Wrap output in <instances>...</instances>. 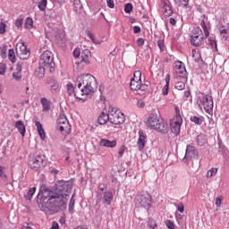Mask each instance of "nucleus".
<instances>
[{"mask_svg":"<svg viewBox=\"0 0 229 229\" xmlns=\"http://www.w3.org/2000/svg\"><path fill=\"white\" fill-rule=\"evenodd\" d=\"M72 190V184L70 182L59 181L55 184V191H45L43 193V201H46L47 208H62L69 199V195Z\"/></svg>","mask_w":229,"mask_h":229,"instance_id":"f257e3e1","label":"nucleus"},{"mask_svg":"<svg viewBox=\"0 0 229 229\" xmlns=\"http://www.w3.org/2000/svg\"><path fill=\"white\" fill-rule=\"evenodd\" d=\"M75 87H78L76 88L75 98L77 99H85L83 96L94 94V91L98 89V81L94 75L86 73L77 77Z\"/></svg>","mask_w":229,"mask_h":229,"instance_id":"f03ea898","label":"nucleus"},{"mask_svg":"<svg viewBox=\"0 0 229 229\" xmlns=\"http://www.w3.org/2000/svg\"><path fill=\"white\" fill-rule=\"evenodd\" d=\"M146 124L148 128L156 130V131H159L160 133H167V130H169L167 123H165V121L157 114H151L148 116Z\"/></svg>","mask_w":229,"mask_h":229,"instance_id":"7ed1b4c3","label":"nucleus"},{"mask_svg":"<svg viewBox=\"0 0 229 229\" xmlns=\"http://www.w3.org/2000/svg\"><path fill=\"white\" fill-rule=\"evenodd\" d=\"M39 65L47 69L49 72H55V57L51 51H45L40 55Z\"/></svg>","mask_w":229,"mask_h":229,"instance_id":"20e7f679","label":"nucleus"},{"mask_svg":"<svg viewBox=\"0 0 229 229\" xmlns=\"http://www.w3.org/2000/svg\"><path fill=\"white\" fill-rule=\"evenodd\" d=\"M198 105L200 110H204L206 114H212V110H214V99L210 95L202 94L199 97Z\"/></svg>","mask_w":229,"mask_h":229,"instance_id":"39448f33","label":"nucleus"},{"mask_svg":"<svg viewBox=\"0 0 229 229\" xmlns=\"http://www.w3.org/2000/svg\"><path fill=\"white\" fill-rule=\"evenodd\" d=\"M124 121H126V116L121 110L115 107L109 108V123L111 124L120 126V124H124Z\"/></svg>","mask_w":229,"mask_h":229,"instance_id":"423d86ee","label":"nucleus"},{"mask_svg":"<svg viewBox=\"0 0 229 229\" xmlns=\"http://www.w3.org/2000/svg\"><path fill=\"white\" fill-rule=\"evenodd\" d=\"M151 203H153V199L151 198V194L148 191H143L140 195L136 197V205L142 208H146V210L151 208Z\"/></svg>","mask_w":229,"mask_h":229,"instance_id":"0eeeda50","label":"nucleus"},{"mask_svg":"<svg viewBox=\"0 0 229 229\" xmlns=\"http://www.w3.org/2000/svg\"><path fill=\"white\" fill-rule=\"evenodd\" d=\"M191 41L192 46H195L196 47H199V46H203V44H205V35L199 27L193 29Z\"/></svg>","mask_w":229,"mask_h":229,"instance_id":"6e6552de","label":"nucleus"},{"mask_svg":"<svg viewBox=\"0 0 229 229\" xmlns=\"http://www.w3.org/2000/svg\"><path fill=\"white\" fill-rule=\"evenodd\" d=\"M57 128L62 135L67 137L71 133V124L64 114H61L57 120Z\"/></svg>","mask_w":229,"mask_h":229,"instance_id":"1a4fd4ad","label":"nucleus"},{"mask_svg":"<svg viewBox=\"0 0 229 229\" xmlns=\"http://www.w3.org/2000/svg\"><path fill=\"white\" fill-rule=\"evenodd\" d=\"M130 89L134 92H138L140 96H143L148 92V84H143L142 81L131 80Z\"/></svg>","mask_w":229,"mask_h":229,"instance_id":"9d476101","label":"nucleus"},{"mask_svg":"<svg viewBox=\"0 0 229 229\" xmlns=\"http://www.w3.org/2000/svg\"><path fill=\"white\" fill-rule=\"evenodd\" d=\"M174 74L175 78H181L183 81H187V70L185 69V65L181 61L175 62V65L174 67Z\"/></svg>","mask_w":229,"mask_h":229,"instance_id":"9b49d317","label":"nucleus"},{"mask_svg":"<svg viewBox=\"0 0 229 229\" xmlns=\"http://www.w3.org/2000/svg\"><path fill=\"white\" fill-rule=\"evenodd\" d=\"M182 123L183 118H182V116H174L172 120H170V128L172 133L174 135H180V130Z\"/></svg>","mask_w":229,"mask_h":229,"instance_id":"f8f14e48","label":"nucleus"},{"mask_svg":"<svg viewBox=\"0 0 229 229\" xmlns=\"http://www.w3.org/2000/svg\"><path fill=\"white\" fill-rule=\"evenodd\" d=\"M16 53L21 60H26L30 58V50L26 47L24 41H20L16 45Z\"/></svg>","mask_w":229,"mask_h":229,"instance_id":"ddd939ff","label":"nucleus"},{"mask_svg":"<svg viewBox=\"0 0 229 229\" xmlns=\"http://www.w3.org/2000/svg\"><path fill=\"white\" fill-rule=\"evenodd\" d=\"M42 162H44V159H42V157L39 155L36 157H30L29 159V166L30 169H33V171H38L42 165Z\"/></svg>","mask_w":229,"mask_h":229,"instance_id":"4468645a","label":"nucleus"},{"mask_svg":"<svg viewBox=\"0 0 229 229\" xmlns=\"http://www.w3.org/2000/svg\"><path fill=\"white\" fill-rule=\"evenodd\" d=\"M185 160H192V158H198V150L194 146L188 145L186 147V153L184 157Z\"/></svg>","mask_w":229,"mask_h":229,"instance_id":"2eb2a0df","label":"nucleus"},{"mask_svg":"<svg viewBox=\"0 0 229 229\" xmlns=\"http://www.w3.org/2000/svg\"><path fill=\"white\" fill-rule=\"evenodd\" d=\"M100 198L103 205L109 207V205H112V201H114V193H112V191H106L103 192Z\"/></svg>","mask_w":229,"mask_h":229,"instance_id":"dca6fc26","label":"nucleus"},{"mask_svg":"<svg viewBox=\"0 0 229 229\" xmlns=\"http://www.w3.org/2000/svg\"><path fill=\"white\" fill-rule=\"evenodd\" d=\"M137 146L140 151H142V149H144V147L146 146V134L142 131H139V139L137 141Z\"/></svg>","mask_w":229,"mask_h":229,"instance_id":"f3484780","label":"nucleus"},{"mask_svg":"<svg viewBox=\"0 0 229 229\" xmlns=\"http://www.w3.org/2000/svg\"><path fill=\"white\" fill-rule=\"evenodd\" d=\"M99 146H101L102 148H115V146H117V140L102 139L100 140Z\"/></svg>","mask_w":229,"mask_h":229,"instance_id":"a211bd4d","label":"nucleus"},{"mask_svg":"<svg viewBox=\"0 0 229 229\" xmlns=\"http://www.w3.org/2000/svg\"><path fill=\"white\" fill-rule=\"evenodd\" d=\"M108 121L110 122V111H108V113L102 111L98 116V124H106Z\"/></svg>","mask_w":229,"mask_h":229,"instance_id":"6ab92c4d","label":"nucleus"},{"mask_svg":"<svg viewBox=\"0 0 229 229\" xmlns=\"http://www.w3.org/2000/svg\"><path fill=\"white\" fill-rule=\"evenodd\" d=\"M81 61L84 64H86L87 65H89V64H90V58H92V54L90 53V50L89 49H85L82 53H81Z\"/></svg>","mask_w":229,"mask_h":229,"instance_id":"aec40b11","label":"nucleus"},{"mask_svg":"<svg viewBox=\"0 0 229 229\" xmlns=\"http://www.w3.org/2000/svg\"><path fill=\"white\" fill-rule=\"evenodd\" d=\"M162 4H163V8H162L163 14L165 17H171V15H173V7L167 4L165 0H163Z\"/></svg>","mask_w":229,"mask_h":229,"instance_id":"412c9836","label":"nucleus"},{"mask_svg":"<svg viewBox=\"0 0 229 229\" xmlns=\"http://www.w3.org/2000/svg\"><path fill=\"white\" fill-rule=\"evenodd\" d=\"M40 104L42 106L43 112H49V110H51V100L47 99V98H41Z\"/></svg>","mask_w":229,"mask_h":229,"instance_id":"4be33fe9","label":"nucleus"},{"mask_svg":"<svg viewBox=\"0 0 229 229\" xmlns=\"http://www.w3.org/2000/svg\"><path fill=\"white\" fill-rule=\"evenodd\" d=\"M15 128L18 129L19 133L21 134V137L26 135V126H24V122L19 120L15 123Z\"/></svg>","mask_w":229,"mask_h":229,"instance_id":"5701e85b","label":"nucleus"},{"mask_svg":"<svg viewBox=\"0 0 229 229\" xmlns=\"http://www.w3.org/2000/svg\"><path fill=\"white\" fill-rule=\"evenodd\" d=\"M165 85L162 89V94L164 96H167V94H169V83L171 81V74L167 73L165 75Z\"/></svg>","mask_w":229,"mask_h":229,"instance_id":"b1692460","label":"nucleus"},{"mask_svg":"<svg viewBox=\"0 0 229 229\" xmlns=\"http://www.w3.org/2000/svg\"><path fill=\"white\" fill-rule=\"evenodd\" d=\"M35 126L37 127L38 133L40 137V140H44L46 139V131H44V128L42 127V123H40V122H36Z\"/></svg>","mask_w":229,"mask_h":229,"instance_id":"393cba45","label":"nucleus"},{"mask_svg":"<svg viewBox=\"0 0 229 229\" xmlns=\"http://www.w3.org/2000/svg\"><path fill=\"white\" fill-rule=\"evenodd\" d=\"M46 71H49V70L39 64V67L35 71V74L38 78H44V74H46Z\"/></svg>","mask_w":229,"mask_h":229,"instance_id":"a878e982","label":"nucleus"},{"mask_svg":"<svg viewBox=\"0 0 229 229\" xmlns=\"http://www.w3.org/2000/svg\"><path fill=\"white\" fill-rule=\"evenodd\" d=\"M24 28L25 30H33V19L31 17L26 19Z\"/></svg>","mask_w":229,"mask_h":229,"instance_id":"bb28decb","label":"nucleus"},{"mask_svg":"<svg viewBox=\"0 0 229 229\" xmlns=\"http://www.w3.org/2000/svg\"><path fill=\"white\" fill-rule=\"evenodd\" d=\"M208 46L211 47L212 49H214L215 47V49L217 51V41H216V38L214 37L208 38Z\"/></svg>","mask_w":229,"mask_h":229,"instance_id":"cd10ccee","label":"nucleus"},{"mask_svg":"<svg viewBox=\"0 0 229 229\" xmlns=\"http://www.w3.org/2000/svg\"><path fill=\"white\" fill-rule=\"evenodd\" d=\"M131 80H134L136 81H142V72L140 70L135 71L133 74V78Z\"/></svg>","mask_w":229,"mask_h":229,"instance_id":"c85d7f7f","label":"nucleus"},{"mask_svg":"<svg viewBox=\"0 0 229 229\" xmlns=\"http://www.w3.org/2000/svg\"><path fill=\"white\" fill-rule=\"evenodd\" d=\"M218 169L216 167H212L210 168L206 174L207 178H212V176H216L217 174Z\"/></svg>","mask_w":229,"mask_h":229,"instance_id":"c756f323","label":"nucleus"},{"mask_svg":"<svg viewBox=\"0 0 229 229\" xmlns=\"http://www.w3.org/2000/svg\"><path fill=\"white\" fill-rule=\"evenodd\" d=\"M8 58L9 60L12 62V64H15V50L13 49H9V52H8Z\"/></svg>","mask_w":229,"mask_h":229,"instance_id":"7c9ffc66","label":"nucleus"},{"mask_svg":"<svg viewBox=\"0 0 229 229\" xmlns=\"http://www.w3.org/2000/svg\"><path fill=\"white\" fill-rule=\"evenodd\" d=\"M36 191H37L36 187L30 188L28 191L27 194L25 195L26 199H31V198H33V194H35Z\"/></svg>","mask_w":229,"mask_h":229,"instance_id":"2f4dec72","label":"nucleus"},{"mask_svg":"<svg viewBox=\"0 0 229 229\" xmlns=\"http://www.w3.org/2000/svg\"><path fill=\"white\" fill-rule=\"evenodd\" d=\"M67 93L69 96H72V94H74L76 97V89L74 90V86H72V83L67 84Z\"/></svg>","mask_w":229,"mask_h":229,"instance_id":"473e14b6","label":"nucleus"},{"mask_svg":"<svg viewBox=\"0 0 229 229\" xmlns=\"http://www.w3.org/2000/svg\"><path fill=\"white\" fill-rule=\"evenodd\" d=\"M200 26H201V28H202V30L204 31L205 37L206 38L208 37V35H209L208 28L207 27V24L205 23V20H201Z\"/></svg>","mask_w":229,"mask_h":229,"instance_id":"72a5a7b5","label":"nucleus"},{"mask_svg":"<svg viewBox=\"0 0 229 229\" xmlns=\"http://www.w3.org/2000/svg\"><path fill=\"white\" fill-rule=\"evenodd\" d=\"M185 81H177L175 83V89H177V90H183V89H185Z\"/></svg>","mask_w":229,"mask_h":229,"instance_id":"f704fd0d","label":"nucleus"},{"mask_svg":"<svg viewBox=\"0 0 229 229\" xmlns=\"http://www.w3.org/2000/svg\"><path fill=\"white\" fill-rule=\"evenodd\" d=\"M47 6V0H40L38 3V8L41 10V12H44L46 10V7Z\"/></svg>","mask_w":229,"mask_h":229,"instance_id":"c9c22d12","label":"nucleus"},{"mask_svg":"<svg viewBox=\"0 0 229 229\" xmlns=\"http://www.w3.org/2000/svg\"><path fill=\"white\" fill-rule=\"evenodd\" d=\"M22 24H24V19H22V18L16 19V21L14 22V26H16V28H18V30H21V28H22Z\"/></svg>","mask_w":229,"mask_h":229,"instance_id":"e433bc0d","label":"nucleus"},{"mask_svg":"<svg viewBox=\"0 0 229 229\" xmlns=\"http://www.w3.org/2000/svg\"><path fill=\"white\" fill-rule=\"evenodd\" d=\"M175 4L178 6L185 7L189 4V0H174Z\"/></svg>","mask_w":229,"mask_h":229,"instance_id":"4c0bfd02","label":"nucleus"},{"mask_svg":"<svg viewBox=\"0 0 229 229\" xmlns=\"http://www.w3.org/2000/svg\"><path fill=\"white\" fill-rule=\"evenodd\" d=\"M191 123H194L195 124H202L203 119L198 117V116H191Z\"/></svg>","mask_w":229,"mask_h":229,"instance_id":"58836bf2","label":"nucleus"},{"mask_svg":"<svg viewBox=\"0 0 229 229\" xmlns=\"http://www.w3.org/2000/svg\"><path fill=\"white\" fill-rule=\"evenodd\" d=\"M223 196H218L216 200H215V204H216V207H217V208H221V205H223Z\"/></svg>","mask_w":229,"mask_h":229,"instance_id":"ea45409f","label":"nucleus"},{"mask_svg":"<svg viewBox=\"0 0 229 229\" xmlns=\"http://www.w3.org/2000/svg\"><path fill=\"white\" fill-rule=\"evenodd\" d=\"M69 212L70 214H72V212H74V195L72 196L69 203Z\"/></svg>","mask_w":229,"mask_h":229,"instance_id":"a19ab883","label":"nucleus"},{"mask_svg":"<svg viewBox=\"0 0 229 229\" xmlns=\"http://www.w3.org/2000/svg\"><path fill=\"white\" fill-rule=\"evenodd\" d=\"M125 13H131L133 12V5L131 4H126L124 5Z\"/></svg>","mask_w":229,"mask_h":229,"instance_id":"79ce46f5","label":"nucleus"},{"mask_svg":"<svg viewBox=\"0 0 229 229\" xmlns=\"http://www.w3.org/2000/svg\"><path fill=\"white\" fill-rule=\"evenodd\" d=\"M50 91L52 94H56L58 92V82H54L50 87Z\"/></svg>","mask_w":229,"mask_h":229,"instance_id":"37998d69","label":"nucleus"},{"mask_svg":"<svg viewBox=\"0 0 229 229\" xmlns=\"http://www.w3.org/2000/svg\"><path fill=\"white\" fill-rule=\"evenodd\" d=\"M6 174H4V166L0 165V180H4L6 181Z\"/></svg>","mask_w":229,"mask_h":229,"instance_id":"c03bdc74","label":"nucleus"},{"mask_svg":"<svg viewBox=\"0 0 229 229\" xmlns=\"http://www.w3.org/2000/svg\"><path fill=\"white\" fill-rule=\"evenodd\" d=\"M148 225L149 228L157 229V222L155 220H153V218L148 219Z\"/></svg>","mask_w":229,"mask_h":229,"instance_id":"a18cd8bd","label":"nucleus"},{"mask_svg":"<svg viewBox=\"0 0 229 229\" xmlns=\"http://www.w3.org/2000/svg\"><path fill=\"white\" fill-rule=\"evenodd\" d=\"M192 57L194 58L195 62H199V58H201V55H199V52L192 50Z\"/></svg>","mask_w":229,"mask_h":229,"instance_id":"49530a36","label":"nucleus"},{"mask_svg":"<svg viewBox=\"0 0 229 229\" xmlns=\"http://www.w3.org/2000/svg\"><path fill=\"white\" fill-rule=\"evenodd\" d=\"M13 77L14 78V80H16V81H21V80H22V75L19 72H14L13 73Z\"/></svg>","mask_w":229,"mask_h":229,"instance_id":"de8ad7c7","label":"nucleus"},{"mask_svg":"<svg viewBox=\"0 0 229 229\" xmlns=\"http://www.w3.org/2000/svg\"><path fill=\"white\" fill-rule=\"evenodd\" d=\"M4 33H6V24L0 22V35H4Z\"/></svg>","mask_w":229,"mask_h":229,"instance_id":"09e8293b","label":"nucleus"},{"mask_svg":"<svg viewBox=\"0 0 229 229\" xmlns=\"http://www.w3.org/2000/svg\"><path fill=\"white\" fill-rule=\"evenodd\" d=\"M220 35H221L223 40H226V38H228V31L225 29L220 30Z\"/></svg>","mask_w":229,"mask_h":229,"instance_id":"8fccbe9b","label":"nucleus"},{"mask_svg":"<svg viewBox=\"0 0 229 229\" xmlns=\"http://www.w3.org/2000/svg\"><path fill=\"white\" fill-rule=\"evenodd\" d=\"M124 151H126V145H122L118 150V155L123 157V155H124Z\"/></svg>","mask_w":229,"mask_h":229,"instance_id":"3c124183","label":"nucleus"},{"mask_svg":"<svg viewBox=\"0 0 229 229\" xmlns=\"http://www.w3.org/2000/svg\"><path fill=\"white\" fill-rule=\"evenodd\" d=\"M80 55H81V50L80 48H75L73 50V56L74 58H80Z\"/></svg>","mask_w":229,"mask_h":229,"instance_id":"603ef678","label":"nucleus"},{"mask_svg":"<svg viewBox=\"0 0 229 229\" xmlns=\"http://www.w3.org/2000/svg\"><path fill=\"white\" fill-rule=\"evenodd\" d=\"M136 106L138 108H144V106H146V102H144V100H138L136 103Z\"/></svg>","mask_w":229,"mask_h":229,"instance_id":"864d4df0","label":"nucleus"},{"mask_svg":"<svg viewBox=\"0 0 229 229\" xmlns=\"http://www.w3.org/2000/svg\"><path fill=\"white\" fill-rule=\"evenodd\" d=\"M177 210H179L181 214H183V212H185V206H183V203H179L177 205Z\"/></svg>","mask_w":229,"mask_h":229,"instance_id":"5fc2aeb1","label":"nucleus"},{"mask_svg":"<svg viewBox=\"0 0 229 229\" xmlns=\"http://www.w3.org/2000/svg\"><path fill=\"white\" fill-rule=\"evenodd\" d=\"M165 226H167L169 229H174V223H173L171 220H166Z\"/></svg>","mask_w":229,"mask_h":229,"instance_id":"6e6d98bb","label":"nucleus"},{"mask_svg":"<svg viewBox=\"0 0 229 229\" xmlns=\"http://www.w3.org/2000/svg\"><path fill=\"white\" fill-rule=\"evenodd\" d=\"M87 36L89 37V38H90L93 44H96V38H94V34H92L90 30L87 31Z\"/></svg>","mask_w":229,"mask_h":229,"instance_id":"4d7b16f0","label":"nucleus"},{"mask_svg":"<svg viewBox=\"0 0 229 229\" xmlns=\"http://www.w3.org/2000/svg\"><path fill=\"white\" fill-rule=\"evenodd\" d=\"M136 42L139 47H142V46H144L145 40L142 38H139Z\"/></svg>","mask_w":229,"mask_h":229,"instance_id":"13d9d810","label":"nucleus"},{"mask_svg":"<svg viewBox=\"0 0 229 229\" xmlns=\"http://www.w3.org/2000/svg\"><path fill=\"white\" fill-rule=\"evenodd\" d=\"M157 46H158L160 51H164V47H165L164 40L159 39V40L157 41Z\"/></svg>","mask_w":229,"mask_h":229,"instance_id":"bf43d9fd","label":"nucleus"},{"mask_svg":"<svg viewBox=\"0 0 229 229\" xmlns=\"http://www.w3.org/2000/svg\"><path fill=\"white\" fill-rule=\"evenodd\" d=\"M106 3L109 8H114V6H115V4H114V0H106Z\"/></svg>","mask_w":229,"mask_h":229,"instance_id":"052dcab7","label":"nucleus"},{"mask_svg":"<svg viewBox=\"0 0 229 229\" xmlns=\"http://www.w3.org/2000/svg\"><path fill=\"white\" fill-rule=\"evenodd\" d=\"M16 71L17 72H22V64H18L17 66H16Z\"/></svg>","mask_w":229,"mask_h":229,"instance_id":"680f3d73","label":"nucleus"},{"mask_svg":"<svg viewBox=\"0 0 229 229\" xmlns=\"http://www.w3.org/2000/svg\"><path fill=\"white\" fill-rule=\"evenodd\" d=\"M5 71H6V66L4 64H2L0 66V74H4Z\"/></svg>","mask_w":229,"mask_h":229,"instance_id":"e2e57ef3","label":"nucleus"},{"mask_svg":"<svg viewBox=\"0 0 229 229\" xmlns=\"http://www.w3.org/2000/svg\"><path fill=\"white\" fill-rule=\"evenodd\" d=\"M175 117H182V114H180V107H175Z\"/></svg>","mask_w":229,"mask_h":229,"instance_id":"0e129e2a","label":"nucleus"},{"mask_svg":"<svg viewBox=\"0 0 229 229\" xmlns=\"http://www.w3.org/2000/svg\"><path fill=\"white\" fill-rule=\"evenodd\" d=\"M132 30L133 33H140V27L139 26H134Z\"/></svg>","mask_w":229,"mask_h":229,"instance_id":"69168bd1","label":"nucleus"},{"mask_svg":"<svg viewBox=\"0 0 229 229\" xmlns=\"http://www.w3.org/2000/svg\"><path fill=\"white\" fill-rule=\"evenodd\" d=\"M51 229H60V226L56 222H53Z\"/></svg>","mask_w":229,"mask_h":229,"instance_id":"338daca9","label":"nucleus"},{"mask_svg":"<svg viewBox=\"0 0 229 229\" xmlns=\"http://www.w3.org/2000/svg\"><path fill=\"white\" fill-rule=\"evenodd\" d=\"M1 53H2L3 58H4V56H6V47H4L1 49Z\"/></svg>","mask_w":229,"mask_h":229,"instance_id":"774afa93","label":"nucleus"}]
</instances>
